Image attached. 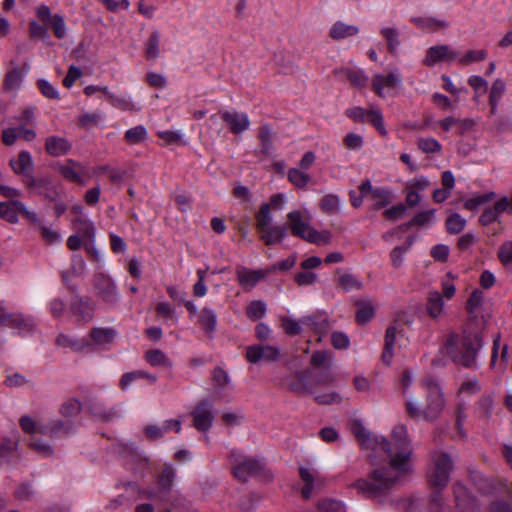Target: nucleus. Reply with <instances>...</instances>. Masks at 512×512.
I'll return each instance as SVG.
<instances>
[{"label": "nucleus", "instance_id": "aec40b11", "mask_svg": "<svg viewBox=\"0 0 512 512\" xmlns=\"http://www.w3.org/2000/svg\"><path fill=\"white\" fill-rule=\"evenodd\" d=\"M508 197L503 196L497 200L493 206L484 209L479 217V224L482 226H489L494 222H498L500 215L507 212L508 209Z\"/></svg>", "mask_w": 512, "mask_h": 512}, {"label": "nucleus", "instance_id": "338daca9", "mask_svg": "<svg viewBox=\"0 0 512 512\" xmlns=\"http://www.w3.org/2000/svg\"><path fill=\"white\" fill-rule=\"evenodd\" d=\"M46 26L51 27V29L54 32V35L58 39H63L66 36V25L64 18L61 15L55 14Z\"/></svg>", "mask_w": 512, "mask_h": 512}, {"label": "nucleus", "instance_id": "09e8293b", "mask_svg": "<svg viewBox=\"0 0 512 512\" xmlns=\"http://www.w3.org/2000/svg\"><path fill=\"white\" fill-rule=\"evenodd\" d=\"M496 194L494 192H487L464 200V208L469 211H476L478 208L490 202Z\"/></svg>", "mask_w": 512, "mask_h": 512}, {"label": "nucleus", "instance_id": "37998d69", "mask_svg": "<svg viewBox=\"0 0 512 512\" xmlns=\"http://www.w3.org/2000/svg\"><path fill=\"white\" fill-rule=\"evenodd\" d=\"M413 245V239L409 238L406 244L401 246H396L390 253L391 264L395 268H399L403 265L405 255L409 252Z\"/></svg>", "mask_w": 512, "mask_h": 512}, {"label": "nucleus", "instance_id": "5701e85b", "mask_svg": "<svg viewBox=\"0 0 512 512\" xmlns=\"http://www.w3.org/2000/svg\"><path fill=\"white\" fill-rule=\"evenodd\" d=\"M237 280L245 290H251L256 284L267 276L265 270H251L245 267H240L236 270Z\"/></svg>", "mask_w": 512, "mask_h": 512}, {"label": "nucleus", "instance_id": "f257e3e1", "mask_svg": "<svg viewBox=\"0 0 512 512\" xmlns=\"http://www.w3.org/2000/svg\"><path fill=\"white\" fill-rule=\"evenodd\" d=\"M352 431L363 450H372L375 454L384 451L389 459V467L374 468L367 479H358L352 485L363 497L383 504L399 478L412 472L413 448L408 429L397 424L391 441L371 434L359 421L353 423Z\"/></svg>", "mask_w": 512, "mask_h": 512}, {"label": "nucleus", "instance_id": "c03bdc74", "mask_svg": "<svg viewBox=\"0 0 512 512\" xmlns=\"http://www.w3.org/2000/svg\"><path fill=\"white\" fill-rule=\"evenodd\" d=\"M199 323L207 333L213 332L217 323V316L214 310L204 307L199 314Z\"/></svg>", "mask_w": 512, "mask_h": 512}, {"label": "nucleus", "instance_id": "3c124183", "mask_svg": "<svg viewBox=\"0 0 512 512\" xmlns=\"http://www.w3.org/2000/svg\"><path fill=\"white\" fill-rule=\"evenodd\" d=\"M493 399L490 395H483L475 408V414L480 419H489L492 414Z\"/></svg>", "mask_w": 512, "mask_h": 512}, {"label": "nucleus", "instance_id": "f3484780", "mask_svg": "<svg viewBox=\"0 0 512 512\" xmlns=\"http://www.w3.org/2000/svg\"><path fill=\"white\" fill-rule=\"evenodd\" d=\"M220 115L233 134H241L250 127L249 117L244 112L223 111L220 112Z\"/></svg>", "mask_w": 512, "mask_h": 512}, {"label": "nucleus", "instance_id": "9b49d317", "mask_svg": "<svg viewBox=\"0 0 512 512\" xmlns=\"http://www.w3.org/2000/svg\"><path fill=\"white\" fill-rule=\"evenodd\" d=\"M299 476L304 483L301 490L304 499H309L314 493L319 492L327 482L322 474L307 467H299Z\"/></svg>", "mask_w": 512, "mask_h": 512}, {"label": "nucleus", "instance_id": "4c0bfd02", "mask_svg": "<svg viewBox=\"0 0 512 512\" xmlns=\"http://www.w3.org/2000/svg\"><path fill=\"white\" fill-rule=\"evenodd\" d=\"M397 330L395 326H390L387 328L385 333V343L384 349L382 353V360L386 364H390L393 358V350L396 341Z\"/></svg>", "mask_w": 512, "mask_h": 512}, {"label": "nucleus", "instance_id": "bf43d9fd", "mask_svg": "<svg viewBox=\"0 0 512 512\" xmlns=\"http://www.w3.org/2000/svg\"><path fill=\"white\" fill-rule=\"evenodd\" d=\"M104 119V114L101 112L83 113L78 120L79 126L90 129L97 126L100 121Z\"/></svg>", "mask_w": 512, "mask_h": 512}, {"label": "nucleus", "instance_id": "774afa93", "mask_svg": "<svg viewBox=\"0 0 512 512\" xmlns=\"http://www.w3.org/2000/svg\"><path fill=\"white\" fill-rule=\"evenodd\" d=\"M497 257L505 266L512 263V241H505L501 244L497 252Z\"/></svg>", "mask_w": 512, "mask_h": 512}, {"label": "nucleus", "instance_id": "f704fd0d", "mask_svg": "<svg viewBox=\"0 0 512 512\" xmlns=\"http://www.w3.org/2000/svg\"><path fill=\"white\" fill-rule=\"evenodd\" d=\"M117 332L110 327H95L90 331V337L97 345H107L113 342Z\"/></svg>", "mask_w": 512, "mask_h": 512}, {"label": "nucleus", "instance_id": "dca6fc26", "mask_svg": "<svg viewBox=\"0 0 512 512\" xmlns=\"http://www.w3.org/2000/svg\"><path fill=\"white\" fill-rule=\"evenodd\" d=\"M402 83V76L399 69H393L389 74L382 75L376 74L372 79V87L379 97H384L385 88H394L400 86Z\"/></svg>", "mask_w": 512, "mask_h": 512}, {"label": "nucleus", "instance_id": "13d9d810", "mask_svg": "<svg viewBox=\"0 0 512 512\" xmlns=\"http://www.w3.org/2000/svg\"><path fill=\"white\" fill-rule=\"evenodd\" d=\"M266 304L261 300L252 301L246 309L247 317L251 320H258L265 316Z\"/></svg>", "mask_w": 512, "mask_h": 512}, {"label": "nucleus", "instance_id": "423d86ee", "mask_svg": "<svg viewBox=\"0 0 512 512\" xmlns=\"http://www.w3.org/2000/svg\"><path fill=\"white\" fill-rule=\"evenodd\" d=\"M288 226L292 235L307 242L326 245L331 242V234L328 231H317L309 223V217L299 210H293L287 214Z\"/></svg>", "mask_w": 512, "mask_h": 512}, {"label": "nucleus", "instance_id": "6e6d98bb", "mask_svg": "<svg viewBox=\"0 0 512 512\" xmlns=\"http://www.w3.org/2000/svg\"><path fill=\"white\" fill-rule=\"evenodd\" d=\"M147 138V130L143 125H137L125 132V140L132 145L142 143Z\"/></svg>", "mask_w": 512, "mask_h": 512}, {"label": "nucleus", "instance_id": "6e6552de", "mask_svg": "<svg viewBox=\"0 0 512 512\" xmlns=\"http://www.w3.org/2000/svg\"><path fill=\"white\" fill-rule=\"evenodd\" d=\"M421 384L427 393L423 417L427 421H434L439 417L445 405L442 390L437 381L431 376L424 378Z\"/></svg>", "mask_w": 512, "mask_h": 512}, {"label": "nucleus", "instance_id": "412c9836", "mask_svg": "<svg viewBox=\"0 0 512 512\" xmlns=\"http://www.w3.org/2000/svg\"><path fill=\"white\" fill-rule=\"evenodd\" d=\"M333 73L337 79L341 81L347 80L357 88L365 87L368 82V77L362 69L345 67L336 69Z\"/></svg>", "mask_w": 512, "mask_h": 512}, {"label": "nucleus", "instance_id": "b1692460", "mask_svg": "<svg viewBox=\"0 0 512 512\" xmlns=\"http://www.w3.org/2000/svg\"><path fill=\"white\" fill-rule=\"evenodd\" d=\"M72 148V143L60 136H49L45 140V150L52 157L66 155Z\"/></svg>", "mask_w": 512, "mask_h": 512}, {"label": "nucleus", "instance_id": "0e129e2a", "mask_svg": "<svg viewBox=\"0 0 512 512\" xmlns=\"http://www.w3.org/2000/svg\"><path fill=\"white\" fill-rule=\"evenodd\" d=\"M81 403L77 399H69L61 405L60 414L64 417H73L80 413Z\"/></svg>", "mask_w": 512, "mask_h": 512}, {"label": "nucleus", "instance_id": "79ce46f5", "mask_svg": "<svg viewBox=\"0 0 512 512\" xmlns=\"http://www.w3.org/2000/svg\"><path fill=\"white\" fill-rule=\"evenodd\" d=\"M160 55V33L153 31L146 44H145V56L148 60H155Z\"/></svg>", "mask_w": 512, "mask_h": 512}, {"label": "nucleus", "instance_id": "2eb2a0df", "mask_svg": "<svg viewBox=\"0 0 512 512\" xmlns=\"http://www.w3.org/2000/svg\"><path fill=\"white\" fill-rule=\"evenodd\" d=\"M24 185L31 193L43 196L49 200H55L58 193L49 177L35 178L29 176Z\"/></svg>", "mask_w": 512, "mask_h": 512}, {"label": "nucleus", "instance_id": "9d476101", "mask_svg": "<svg viewBox=\"0 0 512 512\" xmlns=\"http://www.w3.org/2000/svg\"><path fill=\"white\" fill-rule=\"evenodd\" d=\"M94 288L96 294L103 302L109 305H115L120 299V295L114 280L104 274L98 273L94 276Z\"/></svg>", "mask_w": 512, "mask_h": 512}, {"label": "nucleus", "instance_id": "58836bf2", "mask_svg": "<svg viewBox=\"0 0 512 512\" xmlns=\"http://www.w3.org/2000/svg\"><path fill=\"white\" fill-rule=\"evenodd\" d=\"M505 90V83L501 79L498 78L492 83L489 91V104L491 107V114H495L497 112L498 103L503 97Z\"/></svg>", "mask_w": 512, "mask_h": 512}, {"label": "nucleus", "instance_id": "603ef678", "mask_svg": "<svg viewBox=\"0 0 512 512\" xmlns=\"http://www.w3.org/2000/svg\"><path fill=\"white\" fill-rule=\"evenodd\" d=\"M272 220L273 219L269 210V205L262 203L258 213L256 214V228L258 232L271 227Z\"/></svg>", "mask_w": 512, "mask_h": 512}, {"label": "nucleus", "instance_id": "de8ad7c7", "mask_svg": "<svg viewBox=\"0 0 512 512\" xmlns=\"http://www.w3.org/2000/svg\"><path fill=\"white\" fill-rule=\"evenodd\" d=\"M466 226V220L459 213L450 214L446 221L445 227L449 234H459Z\"/></svg>", "mask_w": 512, "mask_h": 512}, {"label": "nucleus", "instance_id": "a878e982", "mask_svg": "<svg viewBox=\"0 0 512 512\" xmlns=\"http://www.w3.org/2000/svg\"><path fill=\"white\" fill-rule=\"evenodd\" d=\"M72 431L71 421L51 420L39 428V432L50 437L68 435Z\"/></svg>", "mask_w": 512, "mask_h": 512}, {"label": "nucleus", "instance_id": "864d4df0", "mask_svg": "<svg viewBox=\"0 0 512 512\" xmlns=\"http://www.w3.org/2000/svg\"><path fill=\"white\" fill-rule=\"evenodd\" d=\"M109 103L123 111H138L140 109L136 107L130 97L124 95H109Z\"/></svg>", "mask_w": 512, "mask_h": 512}, {"label": "nucleus", "instance_id": "2f4dec72", "mask_svg": "<svg viewBox=\"0 0 512 512\" xmlns=\"http://www.w3.org/2000/svg\"><path fill=\"white\" fill-rule=\"evenodd\" d=\"M410 21L421 29H430V30H439L446 29L449 26V23L446 20L437 19L432 16L427 17H417L413 16L410 18Z\"/></svg>", "mask_w": 512, "mask_h": 512}, {"label": "nucleus", "instance_id": "473e14b6", "mask_svg": "<svg viewBox=\"0 0 512 512\" xmlns=\"http://www.w3.org/2000/svg\"><path fill=\"white\" fill-rule=\"evenodd\" d=\"M310 365L314 369H331L333 365L332 352L327 350L314 351L310 359Z\"/></svg>", "mask_w": 512, "mask_h": 512}, {"label": "nucleus", "instance_id": "a19ab883", "mask_svg": "<svg viewBox=\"0 0 512 512\" xmlns=\"http://www.w3.org/2000/svg\"><path fill=\"white\" fill-rule=\"evenodd\" d=\"M355 305L357 306L356 321L359 324H365L373 318L375 310L370 301L358 300Z\"/></svg>", "mask_w": 512, "mask_h": 512}, {"label": "nucleus", "instance_id": "cd10ccee", "mask_svg": "<svg viewBox=\"0 0 512 512\" xmlns=\"http://www.w3.org/2000/svg\"><path fill=\"white\" fill-rule=\"evenodd\" d=\"M359 28L355 25L346 24L342 21L335 22L329 31V36L336 41L356 36Z\"/></svg>", "mask_w": 512, "mask_h": 512}, {"label": "nucleus", "instance_id": "f03ea898", "mask_svg": "<svg viewBox=\"0 0 512 512\" xmlns=\"http://www.w3.org/2000/svg\"><path fill=\"white\" fill-rule=\"evenodd\" d=\"M482 347V338L478 333L464 332L461 337L452 334L447 339L445 349L453 361L464 367H472L478 350Z\"/></svg>", "mask_w": 512, "mask_h": 512}, {"label": "nucleus", "instance_id": "0eeeda50", "mask_svg": "<svg viewBox=\"0 0 512 512\" xmlns=\"http://www.w3.org/2000/svg\"><path fill=\"white\" fill-rule=\"evenodd\" d=\"M229 461L234 477L240 482H247L250 477L260 473L262 462L256 457H249L238 450L231 451Z\"/></svg>", "mask_w": 512, "mask_h": 512}, {"label": "nucleus", "instance_id": "7c9ffc66", "mask_svg": "<svg viewBox=\"0 0 512 512\" xmlns=\"http://www.w3.org/2000/svg\"><path fill=\"white\" fill-rule=\"evenodd\" d=\"M56 345L62 348H70L75 352L84 351L90 346V343L84 338H72L65 334H60L56 338Z\"/></svg>", "mask_w": 512, "mask_h": 512}, {"label": "nucleus", "instance_id": "6ab92c4d", "mask_svg": "<svg viewBox=\"0 0 512 512\" xmlns=\"http://www.w3.org/2000/svg\"><path fill=\"white\" fill-rule=\"evenodd\" d=\"M94 304L89 298L77 296L70 304V311L79 323H88L94 318Z\"/></svg>", "mask_w": 512, "mask_h": 512}, {"label": "nucleus", "instance_id": "4468645a", "mask_svg": "<svg viewBox=\"0 0 512 512\" xmlns=\"http://www.w3.org/2000/svg\"><path fill=\"white\" fill-rule=\"evenodd\" d=\"M193 426L201 432H207L214 420L213 405L203 400L199 402L192 412Z\"/></svg>", "mask_w": 512, "mask_h": 512}, {"label": "nucleus", "instance_id": "680f3d73", "mask_svg": "<svg viewBox=\"0 0 512 512\" xmlns=\"http://www.w3.org/2000/svg\"><path fill=\"white\" fill-rule=\"evenodd\" d=\"M418 148L424 153H439L442 146L435 138H419L417 142Z\"/></svg>", "mask_w": 512, "mask_h": 512}, {"label": "nucleus", "instance_id": "393cba45", "mask_svg": "<svg viewBox=\"0 0 512 512\" xmlns=\"http://www.w3.org/2000/svg\"><path fill=\"white\" fill-rule=\"evenodd\" d=\"M90 413L101 421H112L120 417V410L114 407H106L98 400H91L88 404Z\"/></svg>", "mask_w": 512, "mask_h": 512}, {"label": "nucleus", "instance_id": "bb28decb", "mask_svg": "<svg viewBox=\"0 0 512 512\" xmlns=\"http://www.w3.org/2000/svg\"><path fill=\"white\" fill-rule=\"evenodd\" d=\"M456 505L461 510H467L475 506V498L471 492L460 482L453 485Z\"/></svg>", "mask_w": 512, "mask_h": 512}, {"label": "nucleus", "instance_id": "49530a36", "mask_svg": "<svg viewBox=\"0 0 512 512\" xmlns=\"http://www.w3.org/2000/svg\"><path fill=\"white\" fill-rule=\"evenodd\" d=\"M144 358L151 366L170 367L172 365L171 361L160 349H152L147 351L144 355Z\"/></svg>", "mask_w": 512, "mask_h": 512}, {"label": "nucleus", "instance_id": "c756f323", "mask_svg": "<svg viewBox=\"0 0 512 512\" xmlns=\"http://www.w3.org/2000/svg\"><path fill=\"white\" fill-rule=\"evenodd\" d=\"M380 34L386 41L388 51L392 55H397L401 45L400 31L396 27L383 26L380 29Z\"/></svg>", "mask_w": 512, "mask_h": 512}, {"label": "nucleus", "instance_id": "052dcab7", "mask_svg": "<svg viewBox=\"0 0 512 512\" xmlns=\"http://www.w3.org/2000/svg\"><path fill=\"white\" fill-rule=\"evenodd\" d=\"M366 121L370 122L381 135L387 134V131L384 127L383 116L379 109L371 108L368 110Z\"/></svg>", "mask_w": 512, "mask_h": 512}, {"label": "nucleus", "instance_id": "a18cd8bd", "mask_svg": "<svg viewBox=\"0 0 512 512\" xmlns=\"http://www.w3.org/2000/svg\"><path fill=\"white\" fill-rule=\"evenodd\" d=\"M287 177L288 180L299 189L305 188L311 180L310 175L299 168H290Z\"/></svg>", "mask_w": 512, "mask_h": 512}, {"label": "nucleus", "instance_id": "e433bc0d", "mask_svg": "<svg viewBox=\"0 0 512 512\" xmlns=\"http://www.w3.org/2000/svg\"><path fill=\"white\" fill-rule=\"evenodd\" d=\"M444 301L438 291H430L427 296L426 309L430 317L437 318L443 312Z\"/></svg>", "mask_w": 512, "mask_h": 512}, {"label": "nucleus", "instance_id": "4be33fe9", "mask_svg": "<svg viewBox=\"0 0 512 512\" xmlns=\"http://www.w3.org/2000/svg\"><path fill=\"white\" fill-rule=\"evenodd\" d=\"M457 58L456 52L450 49L448 45H436L427 50L424 64L426 66H434L440 61H454Z\"/></svg>", "mask_w": 512, "mask_h": 512}, {"label": "nucleus", "instance_id": "8fccbe9b", "mask_svg": "<svg viewBox=\"0 0 512 512\" xmlns=\"http://www.w3.org/2000/svg\"><path fill=\"white\" fill-rule=\"evenodd\" d=\"M320 207L326 214H337L340 211V199L334 194L325 195L320 200Z\"/></svg>", "mask_w": 512, "mask_h": 512}, {"label": "nucleus", "instance_id": "e2e57ef3", "mask_svg": "<svg viewBox=\"0 0 512 512\" xmlns=\"http://www.w3.org/2000/svg\"><path fill=\"white\" fill-rule=\"evenodd\" d=\"M318 512H346L345 505L338 500L324 499L318 503Z\"/></svg>", "mask_w": 512, "mask_h": 512}, {"label": "nucleus", "instance_id": "a211bd4d", "mask_svg": "<svg viewBox=\"0 0 512 512\" xmlns=\"http://www.w3.org/2000/svg\"><path fill=\"white\" fill-rule=\"evenodd\" d=\"M9 163L13 172L22 177L23 183L29 176H33L34 162L28 151H20L17 157L12 158Z\"/></svg>", "mask_w": 512, "mask_h": 512}, {"label": "nucleus", "instance_id": "7ed1b4c3", "mask_svg": "<svg viewBox=\"0 0 512 512\" xmlns=\"http://www.w3.org/2000/svg\"><path fill=\"white\" fill-rule=\"evenodd\" d=\"M453 469L454 462L448 453L442 451L431 453L427 477L430 485L437 490L431 496L434 502H441L440 491L447 486Z\"/></svg>", "mask_w": 512, "mask_h": 512}, {"label": "nucleus", "instance_id": "39448f33", "mask_svg": "<svg viewBox=\"0 0 512 512\" xmlns=\"http://www.w3.org/2000/svg\"><path fill=\"white\" fill-rule=\"evenodd\" d=\"M176 476V468L170 463L164 464L156 479L157 486L140 488L138 490V497L154 501L157 506L167 503Z\"/></svg>", "mask_w": 512, "mask_h": 512}, {"label": "nucleus", "instance_id": "c9c22d12", "mask_svg": "<svg viewBox=\"0 0 512 512\" xmlns=\"http://www.w3.org/2000/svg\"><path fill=\"white\" fill-rule=\"evenodd\" d=\"M73 229L83 238L94 241L95 228L92 221L86 218L78 217L73 221Z\"/></svg>", "mask_w": 512, "mask_h": 512}, {"label": "nucleus", "instance_id": "69168bd1", "mask_svg": "<svg viewBox=\"0 0 512 512\" xmlns=\"http://www.w3.org/2000/svg\"><path fill=\"white\" fill-rule=\"evenodd\" d=\"M23 76L19 69L9 71L5 77L4 87L6 90H17L22 83Z\"/></svg>", "mask_w": 512, "mask_h": 512}, {"label": "nucleus", "instance_id": "ddd939ff", "mask_svg": "<svg viewBox=\"0 0 512 512\" xmlns=\"http://www.w3.org/2000/svg\"><path fill=\"white\" fill-rule=\"evenodd\" d=\"M246 359L250 363H257L261 360L275 362L280 359V350L272 345H251L246 347Z\"/></svg>", "mask_w": 512, "mask_h": 512}, {"label": "nucleus", "instance_id": "72a5a7b5", "mask_svg": "<svg viewBox=\"0 0 512 512\" xmlns=\"http://www.w3.org/2000/svg\"><path fill=\"white\" fill-rule=\"evenodd\" d=\"M10 328L16 329L19 335L29 334L34 330L35 322L29 316H25L21 313H15L10 324Z\"/></svg>", "mask_w": 512, "mask_h": 512}, {"label": "nucleus", "instance_id": "ea45409f", "mask_svg": "<svg viewBox=\"0 0 512 512\" xmlns=\"http://www.w3.org/2000/svg\"><path fill=\"white\" fill-rule=\"evenodd\" d=\"M273 133L272 129L268 124H263L258 132V139L261 143L262 153L266 156H269L273 151V141H272Z\"/></svg>", "mask_w": 512, "mask_h": 512}, {"label": "nucleus", "instance_id": "20e7f679", "mask_svg": "<svg viewBox=\"0 0 512 512\" xmlns=\"http://www.w3.org/2000/svg\"><path fill=\"white\" fill-rule=\"evenodd\" d=\"M336 381L331 369H321L317 373L306 369L296 373L295 377L288 381V389L296 394H313L317 386H328Z\"/></svg>", "mask_w": 512, "mask_h": 512}, {"label": "nucleus", "instance_id": "1a4fd4ad", "mask_svg": "<svg viewBox=\"0 0 512 512\" xmlns=\"http://www.w3.org/2000/svg\"><path fill=\"white\" fill-rule=\"evenodd\" d=\"M18 214L23 215L33 223L39 221L37 213L30 211L23 202L16 198H12L7 202H0V218L9 223L16 224L19 221Z\"/></svg>", "mask_w": 512, "mask_h": 512}, {"label": "nucleus", "instance_id": "c85d7f7f", "mask_svg": "<svg viewBox=\"0 0 512 512\" xmlns=\"http://www.w3.org/2000/svg\"><path fill=\"white\" fill-rule=\"evenodd\" d=\"M288 228L284 225H277L268 227V229H264L260 231V237L265 242L266 245L271 246L276 243L282 242V240L287 236Z\"/></svg>", "mask_w": 512, "mask_h": 512}, {"label": "nucleus", "instance_id": "5fc2aeb1", "mask_svg": "<svg viewBox=\"0 0 512 512\" xmlns=\"http://www.w3.org/2000/svg\"><path fill=\"white\" fill-rule=\"evenodd\" d=\"M302 328L306 327L316 333H322L326 330L327 324L324 319H320L316 315H306L301 318Z\"/></svg>", "mask_w": 512, "mask_h": 512}, {"label": "nucleus", "instance_id": "f8f14e48", "mask_svg": "<svg viewBox=\"0 0 512 512\" xmlns=\"http://www.w3.org/2000/svg\"><path fill=\"white\" fill-rule=\"evenodd\" d=\"M57 171L67 181L84 185L88 177L87 168L79 161L67 159L64 163L57 164Z\"/></svg>", "mask_w": 512, "mask_h": 512}, {"label": "nucleus", "instance_id": "4d7b16f0", "mask_svg": "<svg viewBox=\"0 0 512 512\" xmlns=\"http://www.w3.org/2000/svg\"><path fill=\"white\" fill-rule=\"evenodd\" d=\"M339 286L346 292L360 290L363 287L362 282L350 273H343L338 279Z\"/></svg>", "mask_w": 512, "mask_h": 512}]
</instances>
